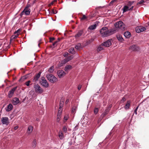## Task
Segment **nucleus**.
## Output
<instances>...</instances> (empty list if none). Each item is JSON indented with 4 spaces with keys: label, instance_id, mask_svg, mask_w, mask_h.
<instances>
[{
    "label": "nucleus",
    "instance_id": "nucleus-30",
    "mask_svg": "<svg viewBox=\"0 0 149 149\" xmlns=\"http://www.w3.org/2000/svg\"><path fill=\"white\" fill-rule=\"evenodd\" d=\"M54 67L53 66L51 67L49 69L48 71L50 73H52L54 71Z\"/></svg>",
    "mask_w": 149,
    "mask_h": 149
},
{
    "label": "nucleus",
    "instance_id": "nucleus-4",
    "mask_svg": "<svg viewBox=\"0 0 149 149\" xmlns=\"http://www.w3.org/2000/svg\"><path fill=\"white\" fill-rule=\"evenodd\" d=\"M40 83L41 85L45 88H47L49 86L48 83L45 78L43 77H41Z\"/></svg>",
    "mask_w": 149,
    "mask_h": 149
},
{
    "label": "nucleus",
    "instance_id": "nucleus-9",
    "mask_svg": "<svg viewBox=\"0 0 149 149\" xmlns=\"http://www.w3.org/2000/svg\"><path fill=\"white\" fill-rule=\"evenodd\" d=\"M111 39H109L106 41L103 42L102 44L104 47H108L111 45Z\"/></svg>",
    "mask_w": 149,
    "mask_h": 149
},
{
    "label": "nucleus",
    "instance_id": "nucleus-26",
    "mask_svg": "<svg viewBox=\"0 0 149 149\" xmlns=\"http://www.w3.org/2000/svg\"><path fill=\"white\" fill-rule=\"evenodd\" d=\"M75 48L78 50H80L81 48V44L80 43L77 44L75 46Z\"/></svg>",
    "mask_w": 149,
    "mask_h": 149
},
{
    "label": "nucleus",
    "instance_id": "nucleus-42",
    "mask_svg": "<svg viewBox=\"0 0 149 149\" xmlns=\"http://www.w3.org/2000/svg\"><path fill=\"white\" fill-rule=\"evenodd\" d=\"M144 1L143 0H141V1H139L138 3V4H142L143 3H144Z\"/></svg>",
    "mask_w": 149,
    "mask_h": 149
},
{
    "label": "nucleus",
    "instance_id": "nucleus-11",
    "mask_svg": "<svg viewBox=\"0 0 149 149\" xmlns=\"http://www.w3.org/2000/svg\"><path fill=\"white\" fill-rule=\"evenodd\" d=\"M41 72H40L36 74L34 77L33 81V82H36L38 81L39 79L40 76Z\"/></svg>",
    "mask_w": 149,
    "mask_h": 149
},
{
    "label": "nucleus",
    "instance_id": "nucleus-53",
    "mask_svg": "<svg viewBox=\"0 0 149 149\" xmlns=\"http://www.w3.org/2000/svg\"><path fill=\"white\" fill-rule=\"evenodd\" d=\"M24 13V10L20 14V16H22V15Z\"/></svg>",
    "mask_w": 149,
    "mask_h": 149
},
{
    "label": "nucleus",
    "instance_id": "nucleus-20",
    "mask_svg": "<svg viewBox=\"0 0 149 149\" xmlns=\"http://www.w3.org/2000/svg\"><path fill=\"white\" fill-rule=\"evenodd\" d=\"M83 33V30H80L78 31L77 34L75 36V37L76 38H78L80 37L82 35Z\"/></svg>",
    "mask_w": 149,
    "mask_h": 149
},
{
    "label": "nucleus",
    "instance_id": "nucleus-8",
    "mask_svg": "<svg viewBox=\"0 0 149 149\" xmlns=\"http://www.w3.org/2000/svg\"><path fill=\"white\" fill-rule=\"evenodd\" d=\"M17 88V87H14L9 92L8 94V97L10 98L13 96L14 93V92L16 90Z\"/></svg>",
    "mask_w": 149,
    "mask_h": 149
},
{
    "label": "nucleus",
    "instance_id": "nucleus-24",
    "mask_svg": "<svg viewBox=\"0 0 149 149\" xmlns=\"http://www.w3.org/2000/svg\"><path fill=\"white\" fill-rule=\"evenodd\" d=\"M64 100L63 99H61L60 102L59 109L62 108L63 106Z\"/></svg>",
    "mask_w": 149,
    "mask_h": 149
},
{
    "label": "nucleus",
    "instance_id": "nucleus-15",
    "mask_svg": "<svg viewBox=\"0 0 149 149\" xmlns=\"http://www.w3.org/2000/svg\"><path fill=\"white\" fill-rule=\"evenodd\" d=\"M13 108V105L11 104H10L8 105L7 106V107L5 108L6 110L7 111H9L12 110Z\"/></svg>",
    "mask_w": 149,
    "mask_h": 149
},
{
    "label": "nucleus",
    "instance_id": "nucleus-51",
    "mask_svg": "<svg viewBox=\"0 0 149 149\" xmlns=\"http://www.w3.org/2000/svg\"><path fill=\"white\" fill-rule=\"evenodd\" d=\"M63 39V38H61V39H60V38H58L57 40V41H56L57 42H59V41H60V40H61V39Z\"/></svg>",
    "mask_w": 149,
    "mask_h": 149
},
{
    "label": "nucleus",
    "instance_id": "nucleus-6",
    "mask_svg": "<svg viewBox=\"0 0 149 149\" xmlns=\"http://www.w3.org/2000/svg\"><path fill=\"white\" fill-rule=\"evenodd\" d=\"M129 49L133 51H139L140 50V49L137 45H133L130 47Z\"/></svg>",
    "mask_w": 149,
    "mask_h": 149
},
{
    "label": "nucleus",
    "instance_id": "nucleus-44",
    "mask_svg": "<svg viewBox=\"0 0 149 149\" xmlns=\"http://www.w3.org/2000/svg\"><path fill=\"white\" fill-rule=\"evenodd\" d=\"M63 131L64 132H66L67 131V128L65 126L63 127Z\"/></svg>",
    "mask_w": 149,
    "mask_h": 149
},
{
    "label": "nucleus",
    "instance_id": "nucleus-36",
    "mask_svg": "<svg viewBox=\"0 0 149 149\" xmlns=\"http://www.w3.org/2000/svg\"><path fill=\"white\" fill-rule=\"evenodd\" d=\"M19 35V34L18 33L16 35H13L12 36L11 38L13 39H15L18 37V36Z\"/></svg>",
    "mask_w": 149,
    "mask_h": 149
},
{
    "label": "nucleus",
    "instance_id": "nucleus-33",
    "mask_svg": "<svg viewBox=\"0 0 149 149\" xmlns=\"http://www.w3.org/2000/svg\"><path fill=\"white\" fill-rule=\"evenodd\" d=\"M134 3L133 1H129L128 2L127 4V6H128L129 7L130 6Z\"/></svg>",
    "mask_w": 149,
    "mask_h": 149
},
{
    "label": "nucleus",
    "instance_id": "nucleus-49",
    "mask_svg": "<svg viewBox=\"0 0 149 149\" xmlns=\"http://www.w3.org/2000/svg\"><path fill=\"white\" fill-rule=\"evenodd\" d=\"M81 87V85H79L78 86V89L79 90H80Z\"/></svg>",
    "mask_w": 149,
    "mask_h": 149
},
{
    "label": "nucleus",
    "instance_id": "nucleus-57",
    "mask_svg": "<svg viewBox=\"0 0 149 149\" xmlns=\"http://www.w3.org/2000/svg\"><path fill=\"white\" fill-rule=\"evenodd\" d=\"M23 79V78L22 77L20 79H19V81H22V79Z\"/></svg>",
    "mask_w": 149,
    "mask_h": 149
},
{
    "label": "nucleus",
    "instance_id": "nucleus-41",
    "mask_svg": "<svg viewBox=\"0 0 149 149\" xmlns=\"http://www.w3.org/2000/svg\"><path fill=\"white\" fill-rule=\"evenodd\" d=\"M55 38L54 37H51L49 38V42H52V41L54 40Z\"/></svg>",
    "mask_w": 149,
    "mask_h": 149
},
{
    "label": "nucleus",
    "instance_id": "nucleus-45",
    "mask_svg": "<svg viewBox=\"0 0 149 149\" xmlns=\"http://www.w3.org/2000/svg\"><path fill=\"white\" fill-rule=\"evenodd\" d=\"M36 144V139H34L33 141V146H35Z\"/></svg>",
    "mask_w": 149,
    "mask_h": 149
},
{
    "label": "nucleus",
    "instance_id": "nucleus-60",
    "mask_svg": "<svg viewBox=\"0 0 149 149\" xmlns=\"http://www.w3.org/2000/svg\"><path fill=\"white\" fill-rule=\"evenodd\" d=\"M26 7H28V8L29 7V6L28 5H27Z\"/></svg>",
    "mask_w": 149,
    "mask_h": 149
},
{
    "label": "nucleus",
    "instance_id": "nucleus-34",
    "mask_svg": "<svg viewBox=\"0 0 149 149\" xmlns=\"http://www.w3.org/2000/svg\"><path fill=\"white\" fill-rule=\"evenodd\" d=\"M109 111V110L108 109H107L105 110L104 113L102 114V115H103V116H105L108 113Z\"/></svg>",
    "mask_w": 149,
    "mask_h": 149
},
{
    "label": "nucleus",
    "instance_id": "nucleus-59",
    "mask_svg": "<svg viewBox=\"0 0 149 149\" xmlns=\"http://www.w3.org/2000/svg\"><path fill=\"white\" fill-rule=\"evenodd\" d=\"M39 45H40V43H39L38 44V46H39Z\"/></svg>",
    "mask_w": 149,
    "mask_h": 149
},
{
    "label": "nucleus",
    "instance_id": "nucleus-13",
    "mask_svg": "<svg viewBox=\"0 0 149 149\" xmlns=\"http://www.w3.org/2000/svg\"><path fill=\"white\" fill-rule=\"evenodd\" d=\"M134 8L133 6H132L131 8H129V7L127 6H125L123 8V12L124 13L128 10H132Z\"/></svg>",
    "mask_w": 149,
    "mask_h": 149
},
{
    "label": "nucleus",
    "instance_id": "nucleus-21",
    "mask_svg": "<svg viewBox=\"0 0 149 149\" xmlns=\"http://www.w3.org/2000/svg\"><path fill=\"white\" fill-rule=\"evenodd\" d=\"M104 46L102 44L98 46L97 48V51L98 52L101 51V50L104 49Z\"/></svg>",
    "mask_w": 149,
    "mask_h": 149
},
{
    "label": "nucleus",
    "instance_id": "nucleus-32",
    "mask_svg": "<svg viewBox=\"0 0 149 149\" xmlns=\"http://www.w3.org/2000/svg\"><path fill=\"white\" fill-rule=\"evenodd\" d=\"M77 109L76 106H74L73 107L72 109V113H75V110Z\"/></svg>",
    "mask_w": 149,
    "mask_h": 149
},
{
    "label": "nucleus",
    "instance_id": "nucleus-58",
    "mask_svg": "<svg viewBox=\"0 0 149 149\" xmlns=\"http://www.w3.org/2000/svg\"><path fill=\"white\" fill-rule=\"evenodd\" d=\"M58 0H54L53 1L54 3L55 2H56V1H57Z\"/></svg>",
    "mask_w": 149,
    "mask_h": 149
},
{
    "label": "nucleus",
    "instance_id": "nucleus-5",
    "mask_svg": "<svg viewBox=\"0 0 149 149\" xmlns=\"http://www.w3.org/2000/svg\"><path fill=\"white\" fill-rule=\"evenodd\" d=\"M123 24V22L121 21H119L116 22L114 24L115 26V29L116 30V29L119 28L120 29H122ZM123 28H124V27H123Z\"/></svg>",
    "mask_w": 149,
    "mask_h": 149
},
{
    "label": "nucleus",
    "instance_id": "nucleus-12",
    "mask_svg": "<svg viewBox=\"0 0 149 149\" xmlns=\"http://www.w3.org/2000/svg\"><path fill=\"white\" fill-rule=\"evenodd\" d=\"M57 74L58 77L61 78L65 75V73L63 70H59L57 72Z\"/></svg>",
    "mask_w": 149,
    "mask_h": 149
},
{
    "label": "nucleus",
    "instance_id": "nucleus-17",
    "mask_svg": "<svg viewBox=\"0 0 149 149\" xmlns=\"http://www.w3.org/2000/svg\"><path fill=\"white\" fill-rule=\"evenodd\" d=\"M19 100L18 98L15 97L13 100V103L14 105H16L19 103Z\"/></svg>",
    "mask_w": 149,
    "mask_h": 149
},
{
    "label": "nucleus",
    "instance_id": "nucleus-28",
    "mask_svg": "<svg viewBox=\"0 0 149 149\" xmlns=\"http://www.w3.org/2000/svg\"><path fill=\"white\" fill-rule=\"evenodd\" d=\"M68 52L69 53L72 54H74L75 53V51L73 47H72L70 49L68 50Z\"/></svg>",
    "mask_w": 149,
    "mask_h": 149
},
{
    "label": "nucleus",
    "instance_id": "nucleus-35",
    "mask_svg": "<svg viewBox=\"0 0 149 149\" xmlns=\"http://www.w3.org/2000/svg\"><path fill=\"white\" fill-rule=\"evenodd\" d=\"M87 18V17L85 15H83L82 17L81 18V20H83Z\"/></svg>",
    "mask_w": 149,
    "mask_h": 149
},
{
    "label": "nucleus",
    "instance_id": "nucleus-43",
    "mask_svg": "<svg viewBox=\"0 0 149 149\" xmlns=\"http://www.w3.org/2000/svg\"><path fill=\"white\" fill-rule=\"evenodd\" d=\"M79 126L78 125H76L73 129V131H75L77 130Z\"/></svg>",
    "mask_w": 149,
    "mask_h": 149
},
{
    "label": "nucleus",
    "instance_id": "nucleus-16",
    "mask_svg": "<svg viewBox=\"0 0 149 149\" xmlns=\"http://www.w3.org/2000/svg\"><path fill=\"white\" fill-rule=\"evenodd\" d=\"M24 13L26 15H28L30 14V10L28 8V7H26L25 8L24 10Z\"/></svg>",
    "mask_w": 149,
    "mask_h": 149
},
{
    "label": "nucleus",
    "instance_id": "nucleus-3",
    "mask_svg": "<svg viewBox=\"0 0 149 149\" xmlns=\"http://www.w3.org/2000/svg\"><path fill=\"white\" fill-rule=\"evenodd\" d=\"M47 79L51 82L54 83L57 81V78L51 74H48L46 75Z\"/></svg>",
    "mask_w": 149,
    "mask_h": 149
},
{
    "label": "nucleus",
    "instance_id": "nucleus-52",
    "mask_svg": "<svg viewBox=\"0 0 149 149\" xmlns=\"http://www.w3.org/2000/svg\"><path fill=\"white\" fill-rule=\"evenodd\" d=\"M69 99H67L65 102V104H67L69 102Z\"/></svg>",
    "mask_w": 149,
    "mask_h": 149
},
{
    "label": "nucleus",
    "instance_id": "nucleus-27",
    "mask_svg": "<svg viewBox=\"0 0 149 149\" xmlns=\"http://www.w3.org/2000/svg\"><path fill=\"white\" fill-rule=\"evenodd\" d=\"M96 24H95L93 25H91L89 26L88 28L90 30H93L95 29L96 28Z\"/></svg>",
    "mask_w": 149,
    "mask_h": 149
},
{
    "label": "nucleus",
    "instance_id": "nucleus-14",
    "mask_svg": "<svg viewBox=\"0 0 149 149\" xmlns=\"http://www.w3.org/2000/svg\"><path fill=\"white\" fill-rule=\"evenodd\" d=\"M73 58V56H69V57H68L64 59L63 61V63H66L67 62H68V61H70Z\"/></svg>",
    "mask_w": 149,
    "mask_h": 149
},
{
    "label": "nucleus",
    "instance_id": "nucleus-2",
    "mask_svg": "<svg viewBox=\"0 0 149 149\" xmlns=\"http://www.w3.org/2000/svg\"><path fill=\"white\" fill-rule=\"evenodd\" d=\"M35 92L39 94H41L43 92V89L38 84H35L33 86Z\"/></svg>",
    "mask_w": 149,
    "mask_h": 149
},
{
    "label": "nucleus",
    "instance_id": "nucleus-23",
    "mask_svg": "<svg viewBox=\"0 0 149 149\" xmlns=\"http://www.w3.org/2000/svg\"><path fill=\"white\" fill-rule=\"evenodd\" d=\"M72 68L71 65H67L65 68V71L68 72Z\"/></svg>",
    "mask_w": 149,
    "mask_h": 149
},
{
    "label": "nucleus",
    "instance_id": "nucleus-19",
    "mask_svg": "<svg viewBox=\"0 0 149 149\" xmlns=\"http://www.w3.org/2000/svg\"><path fill=\"white\" fill-rule=\"evenodd\" d=\"M125 37L126 38H129L131 36V34L129 31H126L124 33Z\"/></svg>",
    "mask_w": 149,
    "mask_h": 149
},
{
    "label": "nucleus",
    "instance_id": "nucleus-31",
    "mask_svg": "<svg viewBox=\"0 0 149 149\" xmlns=\"http://www.w3.org/2000/svg\"><path fill=\"white\" fill-rule=\"evenodd\" d=\"M59 136L60 139H62L63 138V134L62 132H59Z\"/></svg>",
    "mask_w": 149,
    "mask_h": 149
},
{
    "label": "nucleus",
    "instance_id": "nucleus-22",
    "mask_svg": "<svg viewBox=\"0 0 149 149\" xmlns=\"http://www.w3.org/2000/svg\"><path fill=\"white\" fill-rule=\"evenodd\" d=\"M116 37L118 40L121 42H122L123 39L122 38V36L120 34H118L116 35Z\"/></svg>",
    "mask_w": 149,
    "mask_h": 149
},
{
    "label": "nucleus",
    "instance_id": "nucleus-40",
    "mask_svg": "<svg viewBox=\"0 0 149 149\" xmlns=\"http://www.w3.org/2000/svg\"><path fill=\"white\" fill-rule=\"evenodd\" d=\"M57 13V11L56 10H54V9H52V10L51 13L55 14Z\"/></svg>",
    "mask_w": 149,
    "mask_h": 149
},
{
    "label": "nucleus",
    "instance_id": "nucleus-46",
    "mask_svg": "<svg viewBox=\"0 0 149 149\" xmlns=\"http://www.w3.org/2000/svg\"><path fill=\"white\" fill-rule=\"evenodd\" d=\"M68 53L67 52H66L63 54V56L64 57H66L68 56Z\"/></svg>",
    "mask_w": 149,
    "mask_h": 149
},
{
    "label": "nucleus",
    "instance_id": "nucleus-1",
    "mask_svg": "<svg viewBox=\"0 0 149 149\" xmlns=\"http://www.w3.org/2000/svg\"><path fill=\"white\" fill-rule=\"evenodd\" d=\"M100 33L102 37H107L114 34L116 32L115 28L108 29L106 26L102 27L100 31Z\"/></svg>",
    "mask_w": 149,
    "mask_h": 149
},
{
    "label": "nucleus",
    "instance_id": "nucleus-48",
    "mask_svg": "<svg viewBox=\"0 0 149 149\" xmlns=\"http://www.w3.org/2000/svg\"><path fill=\"white\" fill-rule=\"evenodd\" d=\"M64 119L66 121L68 119V116H64Z\"/></svg>",
    "mask_w": 149,
    "mask_h": 149
},
{
    "label": "nucleus",
    "instance_id": "nucleus-37",
    "mask_svg": "<svg viewBox=\"0 0 149 149\" xmlns=\"http://www.w3.org/2000/svg\"><path fill=\"white\" fill-rule=\"evenodd\" d=\"M94 113L95 114H96L98 112V108H95L94 111Z\"/></svg>",
    "mask_w": 149,
    "mask_h": 149
},
{
    "label": "nucleus",
    "instance_id": "nucleus-47",
    "mask_svg": "<svg viewBox=\"0 0 149 149\" xmlns=\"http://www.w3.org/2000/svg\"><path fill=\"white\" fill-rule=\"evenodd\" d=\"M138 107H139V106L137 107H136V109H135L134 111V113H135L136 115L137 114V109H138Z\"/></svg>",
    "mask_w": 149,
    "mask_h": 149
},
{
    "label": "nucleus",
    "instance_id": "nucleus-55",
    "mask_svg": "<svg viewBox=\"0 0 149 149\" xmlns=\"http://www.w3.org/2000/svg\"><path fill=\"white\" fill-rule=\"evenodd\" d=\"M126 100L125 98V97H123L122 99V101H125Z\"/></svg>",
    "mask_w": 149,
    "mask_h": 149
},
{
    "label": "nucleus",
    "instance_id": "nucleus-10",
    "mask_svg": "<svg viewBox=\"0 0 149 149\" xmlns=\"http://www.w3.org/2000/svg\"><path fill=\"white\" fill-rule=\"evenodd\" d=\"M145 27L143 26H139L137 27L136 29V31L137 33H139L146 30Z\"/></svg>",
    "mask_w": 149,
    "mask_h": 149
},
{
    "label": "nucleus",
    "instance_id": "nucleus-29",
    "mask_svg": "<svg viewBox=\"0 0 149 149\" xmlns=\"http://www.w3.org/2000/svg\"><path fill=\"white\" fill-rule=\"evenodd\" d=\"M61 112H58L57 114V122H59L60 120V118L61 116Z\"/></svg>",
    "mask_w": 149,
    "mask_h": 149
},
{
    "label": "nucleus",
    "instance_id": "nucleus-39",
    "mask_svg": "<svg viewBox=\"0 0 149 149\" xmlns=\"http://www.w3.org/2000/svg\"><path fill=\"white\" fill-rule=\"evenodd\" d=\"M31 81L29 80L25 83V84L27 86H29L30 85V83H31Z\"/></svg>",
    "mask_w": 149,
    "mask_h": 149
},
{
    "label": "nucleus",
    "instance_id": "nucleus-54",
    "mask_svg": "<svg viewBox=\"0 0 149 149\" xmlns=\"http://www.w3.org/2000/svg\"><path fill=\"white\" fill-rule=\"evenodd\" d=\"M18 126H15L14 127V129L15 130H16L18 129Z\"/></svg>",
    "mask_w": 149,
    "mask_h": 149
},
{
    "label": "nucleus",
    "instance_id": "nucleus-50",
    "mask_svg": "<svg viewBox=\"0 0 149 149\" xmlns=\"http://www.w3.org/2000/svg\"><path fill=\"white\" fill-rule=\"evenodd\" d=\"M57 43L56 41H55L54 43H53V46H55L56 45V44Z\"/></svg>",
    "mask_w": 149,
    "mask_h": 149
},
{
    "label": "nucleus",
    "instance_id": "nucleus-38",
    "mask_svg": "<svg viewBox=\"0 0 149 149\" xmlns=\"http://www.w3.org/2000/svg\"><path fill=\"white\" fill-rule=\"evenodd\" d=\"M21 31V30L20 29H19L17 31H15L14 32V33L15 34H17L18 33V34H19V35L20 33L19 32Z\"/></svg>",
    "mask_w": 149,
    "mask_h": 149
},
{
    "label": "nucleus",
    "instance_id": "nucleus-25",
    "mask_svg": "<svg viewBox=\"0 0 149 149\" xmlns=\"http://www.w3.org/2000/svg\"><path fill=\"white\" fill-rule=\"evenodd\" d=\"M130 101H127L126 104H125V108L126 109H128L129 108L130 106Z\"/></svg>",
    "mask_w": 149,
    "mask_h": 149
},
{
    "label": "nucleus",
    "instance_id": "nucleus-56",
    "mask_svg": "<svg viewBox=\"0 0 149 149\" xmlns=\"http://www.w3.org/2000/svg\"><path fill=\"white\" fill-rule=\"evenodd\" d=\"M54 3L53 1H52L50 5H52L54 4Z\"/></svg>",
    "mask_w": 149,
    "mask_h": 149
},
{
    "label": "nucleus",
    "instance_id": "nucleus-7",
    "mask_svg": "<svg viewBox=\"0 0 149 149\" xmlns=\"http://www.w3.org/2000/svg\"><path fill=\"white\" fill-rule=\"evenodd\" d=\"M1 121L3 125H8L9 123L8 117H5L1 118Z\"/></svg>",
    "mask_w": 149,
    "mask_h": 149
},
{
    "label": "nucleus",
    "instance_id": "nucleus-18",
    "mask_svg": "<svg viewBox=\"0 0 149 149\" xmlns=\"http://www.w3.org/2000/svg\"><path fill=\"white\" fill-rule=\"evenodd\" d=\"M33 127L32 126H29L28 128V130H27V133L29 134L31 133L33 130Z\"/></svg>",
    "mask_w": 149,
    "mask_h": 149
}]
</instances>
